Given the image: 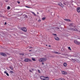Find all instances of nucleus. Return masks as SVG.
I'll use <instances>...</instances> for the list:
<instances>
[{
	"instance_id": "obj_1",
	"label": "nucleus",
	"mask_w": 80,
	"mask_h": 80,
	"mask_svg": "<svg viewBox=\"0 0 80 80\" xmlns=\"http://www.w3.org/2000/svg\"><path fill=\"white\" fill-rule=\"evenodd\" d=\"M46 60H47V58H41L39 60V62H44Z\"/></svg>"
},
{
	"instance_id": "obj_2",
	"label": "nucleus",
	"mask_w": 80,
	"mask_h": 80,
	"mask_svg": "<svg viewBox=\"0 0 80 80\" xmlns=\"http://www.w3.org/2000/svg\"><path fill=\"white\" fill-rule=\"evenodd\" d=\"M69 30L71 31H78V30L77 29L72 28H70Z\"/></svg>"
},
{
	"instance_id": "obj_3",
	"label": "nucleus",
	"mask_w": 80,
	"mask_h": 80,
	"mask_svg": "<svg viewBox=\"0 0 80 80\" xmlns=\"http://www.w3.org/2000/svg\"><path fill=\"white\" fill-rule=\"evenodd\" d=\"M21 30H22V31H23L24 32H26L27 30V28H26L24 27V28H21Z\"/></svg>"
},
{
	"instance_id": "obj_4",
	"label": "nucleus",
	"mask_w": 80,
	"mask_h": 80,
	"mask_svg": "<svg viewBox=\"0 0 80 80\" xmlns=\"http://www.w3.org/2000/svg\"><path fill=\"white\" fill-rule=\"evenodd\" d=\"M74 42L76 44H77V45H80V42L78 41L77 40H74Z\"/></svg>"
},
{
	"instance_id": "obj_5",
	"label": "nucleus",
	"mask_w": 80,
	"mask_h": 80,
	"mask_svg": "<svg viewBox=\"0 0 80 80\" xmlns=\"http://www.w3.org/2000/svg\"><path fill=\"white\" fill-rule=\"evenodd\" d=\"M0 55L3 57H7V55L3 52H0Z\"/></svg>"
},
{
	"instance_id": "obj_6",
	"label": "nucleus",
	"mask_w": 80,
	"mask_h": 80,
	"mask_svg": "<svg viewBox=\"0 0 80 80\" xmlns=\"http://www.w3.org/2000/svg\"><path fill=\"white\" fill-rule=\"evenodd\" d=\"M31 60L29 59L25 58L24 60V62H30Z\"/></svg>"
},
{
	"instance_id": "obj_7",
	"label": "nucleus",
	"mask_w": 80,
	"mask_h": 80,
	"mask_svg": "<svg viewBox=\"0 0 80 80\" xmlns=\"http://www.w3.org/2000/svg\"><path fill=\"white\" fill-rule=\"evenodd\" d=\"M74 25V23H72L70 24L69 26L70 27H75V26Z\"/></svg>"
},
{
	"instance_id": "obj_8",
	"label": "nucleus",
	"mask_w": 80,
	"mask_h": 80,
	"mask_svg": "<svg viewBox=\"0 0 80 80\" xmlns=\"http://www.w3.org/2000/svg\"><path fill=\"white\" fill-rule=\"evenodd\" d=\"M58 5H60V6H61V7H63V5L62 4V3L61 2H59L58 3Z\"/></svg>"
},
{
	"instance_id": "obj_9",
	"label": "nucleus",
	"mask_w": 80,
	"mask_h": 80,
	"mask_svg": "<svg viewBox=\"0 0 80 80\" xmlns=\"http://www.w3.org/2000/svg\"><path fill=\"white\" fill-rule=\"evenodd\" d=\"M62 73L63 75H66V74H67V72L65 71H62Z\"/></svg>"
},
{
	"instance_id": "obj_10",
	"label": "nucleus",
	"mask_w": 80,
	"mask_h": 80,
	"mask_svg": "<svg viewBox=\"0 0 80 80\" xmlns=\"http://www.w3.org/2000/svg\"><path fill=\"white\" fill-rule=\"evenodd\" d=\"M54 38L56 40H59V38H58V37L56 36L54 37Z\"/></svg>"
},
{
	"instance_id": "obj_11",
	"label": "nucleus",
	"mask_w": 80,
	"mask_h": 80,
	"mask_svg": "<svg viewBox=\"0 0 80 80\" xmlns=\"http://www.w3.org/2000/svg\"><path fill=\"white\" fill-rule=\"evenodd\" d=\"M44 80H49V77H47L44 78Z\"/></svg>"
},
{
	"instance_id": "obj_12",
	"label": "nucleus",
	"mask_w": 80,
	"mask_h": 80,
	"mask_svg": "<svg viewBox=\"0 0 80 80\" xmlns=\"http://www.w3.org/2000/svg\"><path fill=\"white\" fill-rule=\"evenodd\" d=\"M69 59L70 60H73L74 62H76V61H77V60H75V59H73L72 58H71V59Z\"/></svg>"
},
{
	"instance_id": "obj_13",
	"label": "nucleus",
	"mask_w": 80,
	"mask_h": 80,
	"mask_svg": "<svg viewBox=\"0 0 80 80\" xmlns=\"http://www.w3.org/2000/svg\"><path fill=\"white\" fill-rule=\"evenodd\" d=\"M77 12L79 13V12H80V8H77Z\"/></svg>"
},
{
	"instance_id": "obj_14",
	"label": "nucleus",
	"mask_w": 80,
	"mask_h": 80,
	"mask_svg": "<svg viewBox=\"0 0 80 80\" xmlns=\"http://www.w3.org/2000/svg\"><path fill=\"white\" fill-rule=\"evenodd\" d=\"M45 77H44L43 76H41L40 77V78H41V79H42V80H44L45 79Z\"/></svg>"
},
{
	"instance_id": "obj_15",
	"label": "nucleus",
	"mask_w": 80,
	"mask_h": 80,
	"mask_svg": "<svg viewBox=\"0 0 80 80\" xmlns=\"http://www.w3.org/2000/svg\"><path fill=\"white\" fill-rule=\"evenodd\" d=\"M54 53L56 54H58V55H60L61 53L58 52H54Z\"/></svg>"
},
{
	"instance_id": "obj_16",
	"label": "nucleus",
	"mask_w": 80,
	"mask_h": 80,
	"mask_svg": "<svg viewBox=\"0 0 80 80\" xmlns=\"http://www.w3.org/2000/svg\"><path fill=\"white\" fill-rule=\"evenodd\" d=\"M4 73H5V74H6L7 76H9V74L7 72L5 71L4 72Z\"/></svg>"
},
{
	"instance_id": "obj_17",
	"label": "nucleus",
	"mask_w": 80,
	"mask_h": 80,
	"mask_svg": "<svg viewBox=\"0 0 80 80\" xmlns=\"http://www.w3.org/2000/svg\"><path fill=\"white\" fill-rule=\"evenodd\" d=\"M64 20H65V21H67V22H70V20L67 19H64Z\"/></svg>"
},
{
	"instance_id": "obj_18",
	"label": "nucleus",
	"mask_w": 80,
	"mask_h": 80,
	"mask_svg": "<svg viewBox=\"0 0 80 80\" xmlns=\"http://www.w3.org/2000/svg\"><path fill=\"white\" fill-rule=\"evenodd\" d=\"M67 65V63L64 62L63 64V66L64 67H66Z\"/></svg>"
},
{
	"instance_id": "obj_19",
	"label": "nucleus",
	"mask_w": 80,
	"mask_h": 80,
	"mask_svg": "<svg viewBox=\"0 0 80 80\" xmlns=\"http://www.w3.org/2000/svg\"><path fill=\"white\" fill-rule=\"evenodd\" d=\"M63 4L64 5H67V2H63Z\"/></svg>"
},
{
	"instance_id": "obj_20",
	"label": "nucleus",
	"mask_w": 80,
	"mask_h": 80,
	"mask_svg": "<svg viewBox=\"0 0 80 80\" xmlns=\"http://www.w3.org/2000/svg\"><path fill=\"white\" fill-rule=\"evenodd\" d=\"M32 13L33 15H34V16H36V14H35V12H32Z\"/></svg>"
},
{
	"instance_id": "obj_21",
	"label": "nucleus",
	"mask_w": 80,
	"mask_h": 80,
	"mask_svg": "<svg viewBox=\"0 0 80 80\" xmlns=\"http://www.w3.org/2000/svg\"><path fill=\"white\" fill-rule=\"evenodd\" d=\"M46 19V18L44 17V18H42V20H45Z\"/></svg>"
},
{
	"instance_id": "obj_22",
	"label": "nucleus",
	"mask_w": 80,
	"mask_h": 80,
	"mask_svg": "<svg viewBox=\"0 0 80 80\" xmlns=\"http://www.w3.org/2000/svg\"><path fill=\"white\" fill-rule=\"evenodd\" d=\"M32 60L33 61H35L36 60H35V58H32Z\"/></svg>"
},
{
	"instance_id": "obj_23",
	"label": "nucleus",
	"mask_w": 80,
	"mask_h": 80,
	"mask_svg": "<svg viewBox=\"0 0 80 80\" xmlns=\"http://www.w3.org/2000/svg\"><path fill=\"white\" fill-rule=\"evenodd\" d=\"M19 55H24V54L23 53H20Z\"/></svg>"
},
{
	"instance_id": "obj_24",
	"label": "nucleus",
	"mask_w": 80,
	"mask_h": 80,
	"mask_svg": "<svg viewBox=\"0 0 80 80\" xmlns=\"http://www.w3.org/2000/svg\"><path fill=\"white\" fill-rule=\"evenodd\" d=\"M10 68L11 69V70H13V68L12 67H10Z\"/></svg>"
},
{
	"instance_id": "obj_25",
	"label": "nucleus",
	"mask_w": 80,
	"mask_h": 80,
	"mask_svg": "<svg viewBox=\"0 0 80 80\" xmlns=\"http://www.w3.org/2000/svg\"><path fill=\"white\" fill-rule=\"evenodd\" d=\"M7 9H8V10H10V7L9 6H8V7Z\"/></svg>"
},
{
	"instance_id": "obj_26",
	"label": "nucleus",
	"mask_w": 80,
	"mask_h": 80,
	"mask_svg": "<svg viewBox=\"0 0 80 80\" xmlns=\"http://www.w3.org/2000/svg\"><path fill=\"white\" fill-rule=\"evenodd\" d=\"M68 49L69 50H72V49H71V48H70V47H68Z\"/></svg>"
},
{
	"instance_id": "obj_27",
	"label": "nucleus",
	"mask_w": 80,
	"mask_h": 80,
	"mask_svg": "<svg viewBox=\"0 0 80 80\" xmlns=\"http://www.w3.org/2000/svg\"><path fill=\"white\" fill-rule=\"evenodd\" d=\"M10 72L11 73H13V71H10Z\"/></svg>"
},
{
	"instance_id": "obj_28",
	"label": "nucleus",
	"mask_w": 80,
	"mask_h": 80,
	"mask_svg": "<svg viewBox=\"0 0 80 80\" xmlns=\"http://www.w3.org/2000/svg\"><path fill=\"white\" fill-rule=\"evenodd\" d=\"M60 80H64V79L63 78H59Z\"/></svg>"
},
{
	"instance_id": "obj_29",
	"label": "nucleus",
	"mask_w": 80,
	"mask_h": 80,
	"mask_svg": "<svg viewBox=\"0 0 80 80\" xmlns=\"http://www.w3.org/2000/svg\"><path fill=\"white\" fill-rule=\"evenodd\" d=\"M38 22H41V20L39 19L38 21Z\"/></svg>"
},
{
	"instance_id": "obj_30",
	"label": "nucleus",
	"mask_w": 80,
	"mask_h": 80,
	"mask_svg": "<svg viewBox=\"0 0 80 80\" xmlns=\"http://www.w3.org/2000/svg\"><path fill=\"white\" fill-rule=\"evenodd\" d=\"M38 72H39V73H40V71L39 70H38Z\"/></svg>"
},
{
	"instance_id": "obj_31",
	"label": "nucleus",
	"mask_w": 80,
	"mask_h": 80,
	"mask_svg": "<svg viewBox=\"0 0 80 80\" xmlns=\"http://www.w3.org/2000/svg\"><path fill=\"white\" fill-rule=\"evenodd\" d=\"M52 35H55V36H57V34H52Z\"/></svg>"
},
{
	"instance_id": "obj_32",
	"label": "nucleus",
	"mask_w": 80,
	"mask_h": 80,
	"mask_svg": "<svg viewBox=\"0 0 80 80\" xmlns=\"http://www.w3.org/2000/svg\"><path fill=\"white\" fill-rule=\"evenodd\" d=\"M26 7H27V8H30V7L27 6H26Z\"/></svg>"
},
{
	"instance_id": "obj_33",
	"label": "nucleus",
	"mask_w": 80,
	"mask_h": 80,
	"mask_svg": "<svg viewBox=\"0 0 80 80\" xmlns=\"http://www.w3.org/2000/svg\"><path fill=\"white\" fill-rule=\"evenodd\" d=\"M17 2L18 3H20V2L19 1H18V2Z\"/></svg>"
},
{
	"instance_id": "obj_34",
	"label": "nucleus",
	"mask_w": 80,
	"mask_h": 80,
	"mask_svg": "<svg viewBox=\"0 0 80 80\" xmlns=\"http://www.w3.org/2000/svg\"><path fill=\"white\" fill-rule=\"evenodd\" d=\"M32 48H32V47H29V48H30V49Z\"/></svg>"
},
{
	"instance_id": "obj_35",
	"label": "nucleus",
	"mask_w": 80,
	"mask_h": 80,
	"mask_svg": "<svg viewBox=\"0 0 80 80\" xmlns=\"http://www.w3.org/2000/svg\"><path fill=\"white\" fill-rule=\"evenodd\" d=\"M29 71L30 72H32V70H29Z\"/></svg>"
},
{
	"instance_id": "obj_36",
	"label": "nucleus",
	"mask_w": 80,
	"mask_h": 80,
	"mask_svg": "<svg viewBox=\"0 0 80 80\" xmlns=\"http://www.w3.org/2000/svg\"><path fill=\"white\" fill-rule=\"evenodd\" d=\"M31 51H32V50H29V52H31Z\"/></svg>"
},
{
	"instance_id": "obj_37",
	"label": "nucleus",
	"mask_w": 80,
	"mask_h": 80,
	"mask_svg": "<svg viewBox=\"0 0 80 80\" xmlns=\"http://www.w3.org/2000/svg\"><path fill=\"white\" fill-rule=\"evenodd\" d=\"M42 65H44V63L42 62Z\"/></svg>"
},
{
	"instance_id": "obj_38",
	"label": "nucleus",
	"mask_w": 80,
	"mask_h": 80,
	"mask_svg": "<svg viewBox=\"0 0 80 80\" xmlns=\"http://www.w3.org/2000/svg\"><path fill=\"white\" fill-rule=\"evenodd\" d=\"M48 47H51V46H50V45H49Z\"/></svg>"
},
{
	"instance_id": "obj_39",
	"label": "nucleus",
	"mask_w": 80,
	"mask_h": 80,
	"mask_svg": "<svg viewBox=\"0 0 80 80\" xmlns=\"http://www.w3.org/2000/svg\"><path fill=\"white\" fill-rule=\"evenodd\" d=\"M5 25H6V24H7V23H6V22H5Z\"/></svg>"
},
{
	"instance_id": "obj_40",
	"label": "nucleus",
	"mask_w": 80,
	"mask_h": 80,
	"mask_svg": "<svg viewBox=\"0 0 80 80\" xmlns=\"http://www.w3.org/2000/svg\"><path fill=\"white\" fill-rule=\"evenodd\" d=\"M37 14H39V13H38V12H37Z\"/></svg>"
},
{
	"instance_id": "obj_41",
	"label": "nucleus",
	"mask_w": 80,
	"mask_h": 80,
	"mask_svg": "<svg viewBox=\"0 0 80 80\" xmlns=\"http://www.w3.org/2000/svg\"><path fill=\"white\" fill-rule=\"evenodd\" d=\"M71 57H73V56H71Z\"/></svg>"
},
{
	"instance_id": "obj_42",
	"label": "nucleus",
	"mask_w": 80,
	"mask_h": 80,
	"mask_svg": "<svg viewBox=\"0 0 80 80\" xmlns=\"http://www.w3.org/2000/svg\"><path fill=\"white\" fill-rule=\"evenodd\" d=\"M58 29H59V28H58Z\"/></svg>"
},
{
	"instance_id": "obj_43",
	"label": "nucleus",
	"mask_w": 80,
	"mask_h": 80,
	"mask_svg": "<svg viewBox=\"0 0 80 80\" xmlns=\"http://www.w3.org/2000/svg\"><path fill=\"white\" fill-rule=\"evenodd\" d=\"M46 46H47V45H46Z\"/></svg>"
}]
</instances>
